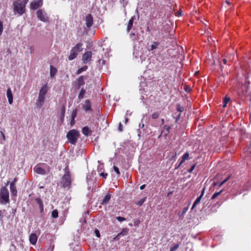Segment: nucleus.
I'll return each instance as SVG.
<instances>
[{
  "mask_svg": "<svg viewBox=\"0 0 251 251\" xmlns=\"http://www.w3.org/2000/svg\"><path fill=\"white\" fill-rule=\"evenodd\" d=\"M130 37L133 40H136L137 39L136 36L135 35V34L134 33H132L130 34Z\"/></svg>",
  "mask_w": 251,
  "mask_h": 251,
  "instance_id": "4c0bfd02",
  "label": "nucleus"
},
{
  "mask_svg": "<svg viewBox=\"0 0 251 251\" xmlns=\"http://www.w3.org/2000/svg\"><path fill=\"white\" fill-rule=\"evenodd\" d=\"M128 119L127 118H126L125 119V123H127V122H128Z\"/></svg>",
  "mask_w": 251,
  "mask_h": 251,
  "instance_id": "e2e57ef3",
  "label": "nucleus"
},
{
  "mask_svg": "<svg viewBox=\"0 0 251 251\" xmlns=\"http://www.w3.org/2000/svg\"><path fill=\"white\" fill-rule=\"evenodd\" d=\"M37 240V237L35 233H31L29 236V241L32 245H35Z\"/></svg>",
  "mask_w": 251,
  "mask_h": 251,
  "instance_id": "dca6fc26",
  "label": "nucleus"
},
{
  "mask_svg": "<svg viewBox=\"0 0 251 251\" xmlns=\"http://www.w3.org/2000/svg\"><path fill=\"white\" fill-rule=\"evenodd\" d=\"M116 219L119 221V222H123V221H125L126 220V219L124 217H120V216H118V217H116Z\"/></svg>",
  "mask_w": 251,
  "mask_h": 251,
  "instance_id": "e433bc0d",
  "label": "nucleus"
},
{
  "mask_svg": "<svg viewBox=\"0 0 251 251\" xmlns=\"http://www.w3.org/2000/svg\"><path fill=\"white\" fill-rule=\"evenodd\" d=\"M9 195L8 189L2 186L0 190V203L4 204L9 202Z\"/></svg>",
  "mask_w": 251,
  "mask_h": 251,
  "instance_id": "f03ea898",
  "label": "nucleus"
},
{
  "mask_svg": "<svg viewBox=\"0 0 251 251\" xmlns=\"http://www.w3.org/2000/svg\"><path fill=\"white\" fill-rule=\"evenodd\" d=\"M226 3L229 6H230L231 5V3L230 2H229V1L226 0L225 1Z\"/></svg>",
  "mask_w": 251,
  "mask_h": 251,
  "instance_id": "09e8293b",
  "label": "nucleus"
},
{
  "mask_svg": "<svg viewBox=\"0 0 251 251\" xmlns=\"http://www.w3.org/2000/svg\"><path fill=\"white\" fill-rule=\"evenodd\" d=\"M16 181H17V178H15L13 181H12L11 183H14V185H15V183L16 182Z\"/></svg>",
  "mask_w": 251,
  "mask_h": 251,
  "instance_id": "052dcab7",
  "label": "nucleus"
},
{
  "mask_svg": "<svg viewBox=\"0 0 251 251\" xmlns=\"http://www.w3.org/2000/svg\"><path fill=\"white\" fill-rule=\"evenodd\" d=\"M65 110V109L64 107L62 108V109H61L62 114L63 115H64V114Z\"/></svg>",
  "mask_w": 251,
  "mask_h": 251,
  "instance_id": "6e6d98bb",
  "label": "nucleus"
},
{
  "mask_svg": "<svg viewBox=\"0 0 251 251\" xmlns=\"http://www.w3.org/2000/svg\"><path fill=\"white\" fill-rule=\"evenodd\" d=\"M222 61H223V62L224 64H226V62H227L226 59H223Z\"/></svg>",
  "mask_w": 251,
  "mask_h": 251,
  "instance_id": "bf43d9fd",
  "label": "nucleus"
},
{
  "mask_svg": "<svg viewBox=\"0 0 251 251\" xmlns=\"http://www.w3.org/2000/svg\"><path fill=\"white\" fill-rule=\"evenodd\" d=\"M77 109H75L73 111L72 115H71V125H73L75 124V119L77 115Z\"/></svg>",
  "mask_w": 251,
  "mask_h": 251,
  "instance_id": "4be33fe9",
  "label": "nucleus"
},
{
  "mask_svg": "<svg viewBox=\"0 0 251 251\" xmlns=\"http://www.w3.org/2000/svg\"><path fill=\"white\" fill-rule=\"evenodd\" d=\"M82 108L86 111L91 110V103L89 100H86L83 104H82Z\"/></svg>",
  "mask_w": 251,
  "mask_h": 251,
  "instance_id": "ddd939ff",
  "label": "nucleus"
},
{
  "mask_svg": "<svg viewBox=\"0 0 251 251\" xmlns=\"http://www.w3.org/2000/svg\"><path fill=\"white\" fill-rule=\"evenodd\" d=\"M82 132L85 136H88L91 133V131L88 126L84 127L82 129Z\"/></svg>",
  "mask_w": 251,
  "mask_h": 251,
  "instance_id": "a878e982",
  "label": "nucleus"
},
{
  "mask_svg": "<svg viewBox=\"0 0 251 251\" xmlns=\"http://www.w3.org/2000/svg\"><path fill=\"white\" fill-rule=\"evenodd\" d=\"M100 176L105 178L106 177V176H107V173H101Z\"/></svg>",
  "mask_w": 251,
  "mask_h": 251,
  "instance_id": "de8ad7c7",
  "label": "nucleus"
},
{
  "mask_svg": "<svg viewBox=\"0 0 251 251\" xmlns=\"http://www.w3.org/2000/svg\"><path fill=\"white\" fill-rule=\"evenodd\" d=\"M86 93V91L85 90L82 88L81 90H80V92L78 95V99L80 100L82 99H83L84 98V94H85Z\"/></svg>",
  "mask_w": 251,
  "mask_h": 251,
  "instance_id": "cd10ccee",
  "label": "nucleus"
},
{
  "mask_svg": "<svg viewBox=\"0 0 251 251\" xmlns=\"http://www.w3.org/2000/svg\"><path fill=\"white\" fill-rule=\"evenodd\" d=\"M220 195V192L215 193L211 198V200H214L216 197Z\"/></svg>",
  "mask_w": 251,
  "mask_h": 251,
  "instance_id": "79ce46f5",
  "label": "nucleus"
},
{
  "mask_svg": "<svg viewBox=\"0 0 251 251\" xmlns=\"http://www.w3.org/2000/svg\"><path fill=\"white\" fill-rule=\"evenodd\" d=\"M113 169L114 170V171L118 175H119L120 174V171H119V168L116 167V166H114L113 167Z\"/></svg>",
  "mask_w": 251,
  "mask_h": 251,
  "instance_id": "ea45409f",
  "label": "nucleus"
},
{
  "mask_svg": "<svg viewBox=\"0 0 251 251\" xmlns=\"http://www.w3.org/2000/svg\"><path fill=\"white\" fill-rule=\"evenodd\" d=\"M4 211H5L4 210H0V220H2V219L3 217V214Z\"/></svg>",
  "mask_w": 251,
  "mask_h": 251,
  "instance_id": "a18cd8bd",
  "label": "nucleus"
},
{
  "mask_svg": "<svg viewBox=\"0 0 251 251\" xmlns=\"http://www.w3.org/2000/svg\"><path fill=\"white\" fill-rule=\"evenodd\" d=\"M145 187H146V185L145 184H143V185H141L140 186V188L141 190H143V189H144L145 188Z\"/></svg>",
  "mask_w": 251,
  "mask_h": 251,
  "instance_id": "5fc2aeb1",
  "label": "nucleus"
},
{
  "mask_svg": "<svg viewBox=\"0 0 251 251\" xmlns=\"http://www.w3.org/2000/svg\"><path fill=\"white\" fill-rule=\"evenodd\" d=\"M10 189L11 195L14 196H16L17 195V189L15 185H14V183H10Z\"/></svg>",
  "mask_w": 251,
  "mask_h": 251,
  "instance_id": "aec40b11",
  "label": "nucleus"
},
{
  "mask_svg": "<svg viewBox=\"0 0 251 251\" xmlns=\"http://www.w3.org/2000/svg\"><path fill=\"white\" fill-rule=\"evenodd\" d=\"M85 84L84 76L81 75L79 76L77 79V84L78 88H79L81 86Z\"/></svg>",
  "mask_w": 251,
  "mask_h": 251,
  "instance_id": "412c9836",
  "label": "nucleus"
},
{
  "mask_svg": "<svg viewBox=\"0 0 251 251\" xmlns=\"http://www.w3.org/2000/svg\"><path fill=\"white\" fill-rule=\"evenodd\" d=\"M159 113L158 112H154L151 115V118L153 119H156L158 118L159 117Z\"/></svg>",
  "mask_w": 251,
  "mask_h": 251,
  "instance_id": "72a5a7b5",
  "label": "nucleus"
},
{
  "mask_svg": "<svg viewBox=\"0 0 251 251\" xmlns=\"http://www.w3.org/2000/svg\"><path fill=\"white\" fill-rule=\"evenodd\" d=\"M45 101V98L39 95L36 100V104L38 107L41 108L44 105Z\"/></svg>",
  "mask_w": 251,
  "mask_h": 251,
  "instance_id": "1a4fd4ad",
  "label": "nucleus"
},
{
  "mask_svg": "<svg viewBox=\"0 0 251 251\" xmlns=\"http://www.w3.org/2000/svg\"><path fill=\"white\" fill-rule=\"evenodd\" d=\"M159 44L160 43L158 42H153L151 46V49H150L149 50L151 51H154L158 48V46L159 45Z\"/></svg>",
  "mask_w": 251,
  "mask_h": 251,
  "instance_id": "393cba45",
  "label": "nucleus"
},
{
  "mask_svg": "<svg viewBox=\"0 0 251 251\" xmlns=\"http://www.w3.org/2000/svg\"><path fill=\"white\" fill-rule=\"evenodd\" d=\"M79 135V133L78 131L76 129H72L68 132L66 136L69 141L72 144L75 145Z\"/></svg>",
  "mask_w": 251,
  "mask_h": 251,
  "instance_id": "7ed1b4c3",
  "label": "nucleus"
},
{
  "mask_svg": "<svg viewBox=\"0 0 251 251\" xmlns=\"http://www.w3.org/2000/svg\"><path fill=\"white\" fill-rule=\"evenodd\" d=\"M37 18L43 22H47L49 21V17L46 12L43 9H39L36 12Z\"/></svg>",
  "mask_w": 251,
  "mask_h": 251,
  "instance_id": "423d86ee",
  "label": "nucleus"
},
{
  "mask_svg": "<svg viewBox=\"0 0 251 251\" xmlns=\"http://www.w3.org/2000/svg\"><path fill=\"white\" fill-rule=\"evenodd\" d=\"M203 24H204V25L205 26V27H206V26H207V24H206V23H203Z\"/></svg>",
  "mask_w": 251,
  "mask_h": 251,
  "instance_id": "774afa93",
  "label": "nucleus"
},
{
  "mask_svg": "<svg viewBox=\"0 0 251 251\" xmlns=\"http://www.w3.org/2000/svg\"><path fill=\"white\" fill-rule=\"evenodd\" d=\"M164 129H166V133L165 134L167 135L169 133V130L170 129V127L169 126H168L167 125H165L164 127Z\"/></svg>",
  "mask_w": 251,
  "mask_h": 251,
  "instance_id": "58836bf2",
  "label": "nucleus"
},
{
  "mask_svg": "<svg viewBox=\"0 0 251 251\" xmlns=\"http://www.w3.org/2000/svg\"><path fill=\"white\" fill-rule=\"evenodd\" d=\"M146 200V198H144L143 199H141L140 201H139L137 202V204L139 205V206H141L143 203Z\"/></svg>",
  "mask_w": 251,
  "mask_h": 251,
  "instance_id": "f704fd0d",
  "label": "nucleus"
},
{
  "mask_svg": "<svg viewBox=\"0 0 251 251\" xmlns=\"http://www.w3.org/2000/svg\"><path fill=\"white\" fill-rule=\"evenodd\" d=\"M36 203L39 205V207L40 210V212L42 213L44 210V205L41 199L40 198L35 199Z\"/></svg>",
  "mask_w": 251,
  "mask_h": 251,
  "instance_id": "6ab92c4d",
  "label": "nucleus"
},
{
  "mask_svg": "<svg viewBox=\"0 0 251 251\" xmlns=\"http://www.w3.org/2000/svg\"><path fill=\"white\" fill-rule=\"evenodd\" d=\"M95 233L96 236L97 237H100V233L99 231L97 229H96L95 230Z\"/></svg>",
  "mask_w": 251,
  "mask_h": 251,
  "instance_id": "37998d69",
  "label": "nucleus"
},
{
  "mask_svg": "<svg viewBox=\"0 0 251 251\" xmlns=\"http://www.w3.org/2000/svg\"><path fill=\"white\" fill-rule=\"evenodd\" d=\"M111 199V195L109 193H107L104 197L103 200L100 203L102 205L107 204Z\"/></svg>",
  "mask_w": 251,
  "mask_h": 251,
  "instance_id": "a211bd4d",
  "label": "nucleus"
},
{
  "mask_svg": "<svg viewBox=\"0 0 251 251\" xmlns=\"http://www.w3.org/2000/svg\"><path fill=\"white\" fill-rule=\"evenodd\" d=\"M230 177V175H229V174H228L227 175V176H226L225 177L224 176H222V177H221V183H220L221 187L224 186V185H225L226 184L227 181H228V180L229 179Z\"/></svg>",
  "mask_w": 251,
  "mask_h": 251,
  "instance_id": "2eb2a0df",
  "label": "nucleus"
},
{
  "mask_svg": "<svg viewBox=\"0 0 251 251\" xmlns=\"http://www.w3.org/2000/svg\"><path fill=\"white\" fill-rule=\"evenodd\" d=\"M118 129L121 132L123 131L122 125L121 123H119V127H118Z\"/></svg>",
  "mask_w": 251,
  "mask_h": 251,
  "instance_id": "49530a36",
  "label": "nucleus"
},
{
  "mask_svg": "<svg viewBox=\"0 0 251 251\" xmlns=\"http://www.w3.org/2000/svg\"><path fill=\"white\" fill-rule=\"evenodd\" d=\"M88 68L87 66H84L81 68H79L76 72V74L77 75H79L81 74L82 72L85 71Z\"/></svg>",
  "mask_w": 251,
  "mask_h": 251,
  "instance_id": "c756f323",
  "label": "nucleus"
},
{
  "mask_svg": "<svg viewBox=\"0 0 251 251\" xmlns=\"http://www.w3.org/2000/svg\"><path fill=\"white\" fill-rule=\"evenodd\" d=\"M228 189V188H224L223 189L221 190L220 192L221 193L224 191H226Z\"/></svg>",
  "mask_w": 251,
  "mask_h": 251,
  "instance_id": "864d4df0",
  "label": "nucleus"
},
{
  "mask_svg": "<svg viewBox=\"0 0 251 251\" xmlns=\"http://www.w3.org/2000/svg\"><path fill=\"white\" fill-rule=\"evenodd\" d=\"M140 127L143 128L144 127V124H142V125L141 124H139Z\"/></svg>",
  "mask_w": 251,
  "mask_h": 251,
  "instance_id": "13d9d810",
  "label": "nucleus"
},
{
  "mask_svg": "<svg viewBox=\"0 0 251 251\" xmlns=\"http://www.w3.org/2000/svg\"><path fill=\"white\" fill-rule=\"evenodd\" d=\"M182 164H180V162L179 163V164L176 167V169H177L178 168H179L180 165H181Z\"/></svg>",
  "mask_w": 251,
  "mask_h": 251,
  "instance_id": "680f3d73",
  "label": "nucleus"
},
{
  "mask_svg": "<svg viewBox=\"0 0 251 251\" xmlns=\"http://www.w3.org/2000/svg\"><path fill=\"white\" fill-rule=\"evenodd\" d=\"M28 0H15L13 3V12L15 15L18 14L19 16H22L26 11L25 6Z\"/></svg>",
  "mask_w": 251,
  "mask_h": 251,
  "instance_id": "f257e3e1",
  "label": "nucleus"
},
{
  "mask_svg": "<svg viewBox=\"0 0 251 251\" xmlns=\"http://www.w3.org/2000/svg\"><path fill=\"white\" fill-rule=\"evenodd\" d=\"M57 70L56 68L53 67L52 66L50 67V75L51 77L53 76L56 73Z\"/></svg>",
  "mask_w": 251,
  "mask_h": 251,
  "instance_id": "c85d7f7f",
  "label": "nucleus"
},
{
  "mask_svg": "<svg viewBox=\"0 0 251 251\" xmlns=\"http://www.w3.org/2000/svg\"><path fill=\"white\" fill-rule=\"evenodd\" d=\"M61 183L64 187H69L71 185V176L68 167L65 168V174L62 178Z\"/></svg>",
  "mask_w": 251,
  "mask_h": 251,
  "instance_id": "39448f33",
  "label": "nucleus"
},
{
  "mask_svg": "<svg viewBox=\"0 0 251 251\" xmlns=\"http://www.w3.org/2000/svg\"><path fill=\"white\" fill-rule=\"evenodd\" d=\"M101 61L102 64H104L105 63V60H101V59L99 60V63H100Z\"/></svg>",
  "mask_w": 251,
  "mask_h": 251,
  "instance_id": "603ef678",
  "label": "nucleus"
},
{
  "mask_svg": "<svg viewBox=\"0 0 251 251\" xmlns=\"http://www.w3.org/2000/svg\"><path fill=\"white\" fill-rule=\"evenodd\" d=\"M204 189H203L201 191V195L199 197H198L197 198V199L196 200V201H194V202L193 204V206L191 208V210H193L196 206V205L200 202L201 200L204 195Z\"/></svg>",
  "mask_w": 251,
  "mask_h": 251,
  "instance_id": "f8f14e48",
  "label": "nucleus"
},
{
  "mask_svg": "<svg viewBox=\"0 0 251 251\" xmlns=\"http://www.w3.org/2000/svg\"><path fill=\"white\" fill-rule=\"evenodd\" d=\"M176 109L179 112H182L183 111V108L180 106V104H177Z\"/></svg>",
  "mask_w": 251,
  "mask_h": 251,
  "instance_id": "c9c22d12",
  "label": "nucleus"
},
{
  "mask_svg": "<svg viewBox=\"0 0 251 251\" xmlns=\"http://www.w3.org/2000/svg\"><path fill=\"white\" fill-rule=\"evenodd\" d=\"M82 43H78L71 50L69 60H72L76 57L78 53L82 50Z\"/></svg>",
  "mask_w": 251,
  "mask_h": 251,
  "instance_id": "20e7f679",
  "label": "nucleus"
},
{
  "mask_svg": "<svg viewBox=\"0 0 251 251\" xmlns=\"http://www.w3.org/2000/svg\"><path fill=\"white\" fill-rule=\"evenodd\" d=\"M134 19V17H132L131 18V19L128 21L127 26V31L128 32H129L130 30L131 29V28L132 27Z\"/></svg>",
  "mask_w": 251,
  "mask_h": 251,
  "instance_id": "b1692460",
  "label": "nucleus"
},
{
  "mask_svg": "<svg viewBox=\"0 0 251 251\" xmlns=\"http://www.w3.org/2000/svg\"><path fill=\"white\" fill-rule=\"evenodd\" d=\"M188 210V207H184L183 209V213H185L186 212V211H187Z\"/></svg>",
  "mask_w": 251,
  "mask_h": 251,
  "instance_id": "8fccbe9b",
  "label": "nucleus"
},
{
  "mask_svg": "<svg viewBox=\"0 0 251 251\" xmlns=\"http://www.w3.org/2000/svg\"><path fill=\"white\" fill-rule=\"evenodd\" d=\"M213 185H214V186H215V185H217V183H216L215 182H214L213 183Z\"/></svg>",
  "mask_w": 251,
  "mask_h": 251,
  "instance_id": "338daca9",
  "label": "nucleus"
},
{
  "mask_svg": "<svg viewBox=\"0 0 251 251\" xmlns=\"http://www.w3.org/2000/svg\"><path fill=\"white\" fill-rule=\"evenodd\" d=\"M189 159V154L188 152H186L182 156V159L180 161V164H182L186 160Z\"/></svg>",
  "mask_w": 251,
  "mask_h": 251,
  "instance_id": "bb28decb",
  "label": "nucleus"
},
{
  "mask_svg": "<svg viewBox=\"0 0 251 251\" xmlns=\"http://www.w3.org/2000/svg\"><path fill=\"white\" fill-rule=\"evenodd\" d=\"M177 15H181V12H179V11H178V12H177Z\"/></svg>",
  "mask_w": 251,
  "mask_h": 251,
  "instance_id": "69168bd1",
  "label": "nucleus"
},
{
  "mask_svg": "<svg viewBox=\"0 0 251 251\" xmlns=\"http://www.w3.org/2000/svg\"><path fill=\"white\" fill-rule=\"evenodd\" d=\"M92 57V52L87 51L82 55V60L84 63L86 64L89 62Z\"/></svg>",
  "mask_w": 251,
  "mask_h": 251,
  "instance_id": "6e6552de",
  "label": "nucleus"
},
{
  "mask_svg": "<svg viewBox=\"0 0 251 251\" xmlns=\"http://www.w3.org/2000/svg\"><path fill=\"white\" fill-rule=\"evenodd\" d=\"M179 244H176L174 245L170 249V251H176L179 247Z\"/></svg>",
  "mask_w": 251,
  "mask_h": 251,
  "instance_id": "473e14b6",
  "label": "nucleus"
},
{
  "mask_svg": "<svg viewBox=\"0 0 251 251\" xmlns=\"http://www.w3.org/2000/svg\"><path fill=\"white\" fill-rule=\"evenodd\" d=\"M196 164H194V165H193L191 168L188 170V172L189 173H191L192 172V171H193V170L194 169V168H195V166H196Z\"/></svg>",
  "mask_w": 251,
  "mask_h": 251,
  "instance_id": "c03bdc74",
  "label": "nucleus"
},
{
  "mask_svg": "<svg viewBox=\"0 0 251 251\" xmlns=\"http://www.w3.org/2000/svg\"><path fill=\"white\" fill-rule=\"evenodd\" d=\"M161 122H162V124H164V120L162 119L161 120Z\"/></svg>",
  "mask_w": 251,
  "mask_h": 251,
  "instance_id": "0e129e2a",
  "label": "nucleus"
},
{
  "mask_svg": "<svg viewBox=\"0 0 251 251\" xmlns=\"http://www.w3.org/2000/svg\"><path fill=\"white\" fill-rule=\"evenodd\" d=\"M6 95L9 104H11L13 103V95L10 88H8L7 90Z\"/></svg>",
  "mask_w": 251,
  "mask_h": 251,
  "instance_id": "4468645a",
  "label": "nucleus"
},
{
  "mask_svg": "<svg viewBox=\"0 0 251 251\" xmlns=\"http://www.w3.org/2000/svg\"><path fill=\"white\" fill-rule=\"evenodd\" d=\"M0 134H1V135H2V136L3 138L4 139H5V136H4V134L3 132L2 131H0Z\"/></svg>",
  "mask_w": 251,
  "mask_h": 251,
  "instance_id": "4d7b16f0",
  "label": "nucleus"
},
{
  "mask_svg": "<svg viewBox=\"0 0 251 251\" xmlns=\"http://www.w3.org/2000/svg\"><path fill=\"white\" fill-rule=\"evenodd\" d=\"M43 0H37L30 3V8L32 10H36L43 5Z\"/></svg>",
  "mask_w": 251,
  "mask_h": 251,
  "instance_id": "0eeeda50",
  "label": "nucleus"
},
{
  "mask_svg": "<svg viewBox=\"0 0 251 251\" xmlns=\"http://www.w3.org/2000/svg\"><path fill=\"white\" fill-rule=\"evenodd\" d=\"M51 216L53 218H56L58 216V212L56 209L53 210L51 212Z\"/></svg>",
  "mask_w": 251,
  "mask_h": 251,
  "instance_id": "2f4dec72",
  "label": "nucleus"
},
{
  "mask_svg": "<svg viewBox=\"0 0 251 251\" xmlns=\"http://www.w3.org/2000/svg\"><path fill=\"white\" fill-rule=\"evenodd\" d=\"M180 113H179L177 115V117L176 118V122H177L178 121V120L180 119Z\"/></svg>",
  "mask_w": 251,
  "mask_h": 251,
  "instance_id": "3c124183",
  "label": "nucleus"
},
{
  "mask_svg": "<svg viewBox=\"0 0 251 251\" xmlns=\"http://www.w3.org/2000/svg\"><path fill=\"white\" fill-rule=\"evenodd\" d=\"M128 229L127 228H124L122 229V231L118 234L117 236L121 235H126L128 233Z\"/></svg>",
  "mask_w": 251,
  "mask_h": 251,
  "instance_id": "7c9ffc66",
  "label": "nucleus"
},
{
  "mask_svg": "<svg viewBox=\"0 0 251 251\" xmlns=\"http://www.w3.org/2000/svg\"><path fill=\"white\" fill-rule=\"evenodd\" d=\"M86 25L88 27H91L93 23V19L91 14H88L86 17Z\"/></svg>",
  "mask_w": 251,
  "mask_h": 251,
  "instance_id": "9d476101",
  "label": "nucleus"
},
{
  "mask_svg": "<svg viewBox=\"0 0 251 251\" xmlns=\"http://www.w3.org/2000/svg\"><path fill=\"white\" fill-rule=\"evenodd\" d=\"M34 171L40 175H45L46 174V171L42 168L39 166H35L34 168Z\"/></svg>",
  "mask_w": 251,
  "mask_h": 251,
  "instance_id": "f3484780",
  "label": "nucleus"
},
{
  "mask_svg": "<svg viewBox=\"0 0 251 251\" xmlns=\"http://www.w3.org/2000/svg\"><path fill=\"white\" fill-rule=\"evenodd\" d=\"M48 90L49 88L47 86V84H45L40 90L39 95L45 98V96L47 94Z\"/></svg>",
  "mask_w": 251,
  "mask_h": 251,
  "instance_id": "9b49d317",
  "label": "nucleus"
},
{
  "mask_svg": "<svg viewBox=\"0 0 251 251\" xmlns=\"http://www.w3.org/2000/svg\"><path fill=\"white\" fill-rule=\"evenodd\" d=\"M230 102V98L227 96H226L223 99V107H226L227 106V104Z\"/></svg>",
  "mask_w": 251,
  "mask_h": 251,
  "instance_id": "5701e85b",
  "label": "nucleus"
},
{
  "mask_svg": "<svg viewBox=\"0 0 251 251\" xmlns=\"http://www.w3.org/2000/svg\"><path fill=\"white\" fill-rule=\"evenodd\" d=\"M3 31V24L1 21H0V35H1Z\"/></svg>",
  "mask_w": 251,
  "mask_h": 251,
  "instance_id": "a19ab883",
  "label": "nucleus"
}]
</instances>
